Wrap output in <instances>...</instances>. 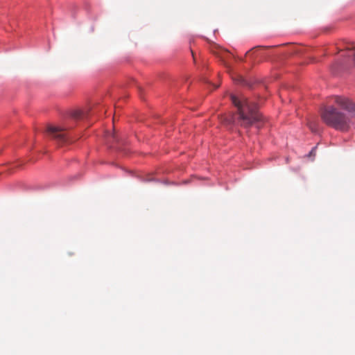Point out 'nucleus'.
<instances>
[{
  "mask_svg": "<svg viewBox=\"0 0 355 355\" xmlns=\"http://www.w3.org/2000/svg\"><path fill=\"white\" fill-rule=\"evenodd\" d=\"M232 103L237 107L239 123L241 125L248 128L261 120V115L257 111V105L250 102L243 96H236L231 94Z\"/></svg>",
  "mask_w": 355,
  "mask_h": 355,
  "instance_id": "1",
  "label": "nucleus"
},
{
  "mask_svg": "<svg viewBox=\"0 0 355 355\" xmlns=\"http://www.w3.org/2000/svg\"><path fill=\"white\" fill-rule=\"evenodd\" d=\"M321 118L327 125L337 130L345 132L351 127L350 118L331 105L322 110Z\"/></svg>",
  "mask_w": 355,
  "mask_h": 355,
  "instance_id": "2",
  "label": "nucleus"
},
{
  "mask_svg": "<svg viewBox=\"0 0 355 355\" xmlns=\"http://www.w3.org/2000/svg\"><path fill=\"white\" fill-rule=\"evenodd\" d=\"M47 132L60 144H64L71 141L65 130L60 127L49 125L47 128Z\"/></svg>",
  "mask_w": 355,
  "mask_h": 355,
  "instance_id": "3",
  "label": "nucleus"
},
{
  "mask_svg": "<svg viewBox=\"0 0 355 355\" xmlns=\"http://www.w3.org/2000/svg\"><path fill=\"white\" fill-rule=\"evenodd\" d=\"M336 104L347 110L352 116H355V104L349 99L343 96L334 98Z\"/></svg>",
  "mask_w": 355,
  "mask_h": 355,
  "instance_id": "4",
  "label": "nucleus"
},
{
  "mask_svg": "<svg viewBox=\"0 0 355 355\" xmlns=\"http://www.w3.org/2000/svg\"><path fill=\"white\" fill-rule=\"evenodd\" d=\"M308 125L312 132H317L318 131V123L316 122L309 121Z\"/></svg>",
  "mask_w": 355,
  "mask_h": 355,
  "instance_id": "5",
  "label": "nucleus"
},
{
  "mask_svg": "<svg viewBox=\"0 0 355 355\" xmlns=\"http://www.w3.org/2000/svg\"><path fill=\"white\" fill-rule=\"evenodd\" d=\"M347 55L349 57H353V64L355 67V48L354 49H347Z\"/></svg>",
  "mask_w": 355,
  "mask_h": 355,
  "instance_id": "6",
  "label": "nucleus"
},
{
  "mask_svg": "<svg viewBox=\"0 0 355 355\" xmlns=\"http://www.w3.org/2000/svg\"><path fill=\"white\" fill-rule=\"evenodd\" d=\"M266 48H268V46H256L253 49H252L251 50H250L249 51L246 52V54L245 55H248L251 51H254V49H266Z\"/></svg>",
  "mask_w": 355,
  "mask_h": 355,
  "instance_id": "7",
  "label": "nucleus"
},
{
  "mask_svg": "<svg viewBox=\"0 0 355 355\" xmlns=\"http://www.w3.org/2000/svg\"><path fill=\"white\" fill-rule=\"evenodd\" d=\"M73 116L75 117V118H81L82 117V112L80 111H76L74 112Z\"/></svg>",
  "mask_w": 355,
  "mask_h": 355,
  "instance_id": "8",
  "label": "nucleus"
},
{
  "mask_svg": "<svg viewBox=\"0 0 355 355\" xmlns=\"http://www.w3.org/2000/svg\"><path fill=\"white\" fill-rule=\"evenodd\" d=\"M226 122L228 124L232 123L233 122V118L231 116V117H230V119H226Z\"/></svg>",
  "mask_w": 355,
  "mask_h": 355,
  "instance_id": "9",
  "label": "nucleus"
}]
</instances>
